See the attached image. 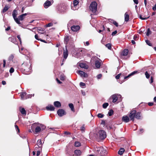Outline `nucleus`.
<instances>
[{"label":"nucleus","instance_id":"bb28decb","mask_svg":"<svg viewBox=\"0 0 156 156\" xmlns=\"http://www.w3.org/2000/svg\"><path fill=\"white\" fill-rule=\"evenodd\" d=\"M125 21L127 22H128L129 19V16L127 14V12H126L125 14Z\"/></svg>","mask_w":156,"mask_h":156},{"label":"nucleus","instance_id":"603ef678","mask_svg":"<svg viewBox=\"0 0 156 156\" xmlns=\"http://www.w3.org/2000/svg\"><path fill=\"white\" fill-rule=\"evenodd\" d=\"M14 69L13 67H11L9 69V72L10 73H12L14 72Z\"/></svg>","mask_w":156,"mask_h":156},{"label":"nucleus","instance_id":"0eeeda50","mask_svg":"<svg viewBox=\"0 0 156 156\" xmlns=\"http://www.w3.org/2000/svg\"><path fill=\"white\" fill-rule=\"evenodd\" d=\"M119 97L120 98L121 97V96L120 94H115L113 95L112 96V102L114 103L116 102L117 101L118 98Z\"/></svg>","mask_w":156,"mask_h":156},{"label":"nucleus","instance_id":"412c9836","mask_svg":"<svg viewBox=\"0 0 156 156\" xmlns=\"http://www.w3.org/2000/svg\"><path fill=\"white\" fill-rule=\"evenodd\" d=\"M28 14V13H25L23 14L22 15L19 16L18 18L19 20L20 21V20L22 21L25 18V16H27Z\"/></svg>","mask_w":156,"mask_h":156},{"label":"nucleus","instance_id":"f257e3e1","mask_svg":"<svg viewBox=\"0 0 156 156\" xmlns=\"http://www.w3.org/2000/svg\"><path fill=\"white\" fill-rule=\"evenodd\" d=\"M30 60L24 62L21 65L22 69L26 72H31L32 67Z\"/></svg>","mask_w":156,"mask_h":156},{"label":"nucleus","instance_id":"b1692460","mask_svg":"<svg viewBox=\"0 0 156 156\" xmlns=\"http://www.w3.org/2000/svg\"><path fill=\"white\" fill-rule=\"evenodd\" d=\"M74 153L76 156H80L81 154V151L79 150H76L74 151Z\"/></svg>","mask_w":156,"mask_h":156},{"label":"nucleus","instance_id":"72a5a7b5","mask_svg":"<svg viewBox=\"0 0 156 156\" xmlns=\"http://www.w3.org/2000/svg\"><path fill=\"white\" fill-rule=\"evenodd\" d=\"M69 41V36H66L64 39V42L65 43L67 44Z\"/></svg>","mask_w":156,"mask_h":156},{"label":"nucleus","instance_id":"c03bdc74","mask_svg":"<svg viewBox=\"0 0 156 156\" xmlns=\"http://www.w3.org/2000/svg\"><path fill=\"white\" fill-rule=\"evenodd\" d=\"M108 105V103H105L103 104L102 106L103 108H106Z\"/></svg>","mask_w":156,"mask_h":156},{"label":"nucleus","instance_id":"bf43d9fd","mask_svg":"<svg viewBox=\"0 0 156 156\" xmlns=\"http://www.w3.org/2000/svg\"><path fill=\"white\" fill-rule=\"evenodd\" d=\"M65 79V76L63 75H61L60 76V80H64Z\"/></svg>","mask_w":156,"mask_h":156},{"label":"nucleus","instance_id":"a211bd4d","mask_svg":"<svg viewBox=\"0 0 156 156\" xmlns=\"http://www.w3.org/2000/svg\"><path fill=\"white\" fill-rule=\"evenodd\" d=\"M77 73L79 74L81 77H86L87 76V74L85 73L84 72L79 70L78 71Z\"/></svg>","mask_w":156,"mask_h":156},{"label":"nucleus","instance_id":"9d476101","mask_svg":"<svg viewBox=\"0 0 156 156\" xmlns=\"http://www.w3.org/2000/svg\"><path fill=\"white\" fill-rule=\"evenodd\" d=\"M95 58H96L97 59L96 60L95 62L96 67L97 68H100L101 65V60H100V59L97 57H95Z\"/></svg>","mask_w":156,"mask_h":156},{"label":"nucleus","instance_id":"1a4fd4ad","mask_svg":"<svg viewBox=\"0 0 156 156\" xmlns=\"http://www.w3.org/2000/svg\"><path fill=\"white\" fill-rule=\"evenodd\" d=\"M68 55V52L67 49H66L65 51H64L63 53V57L64 58L62 60V62L61 65H62L64 64V62L65 60L67 58Z\"/></svg>","mask_w":156,"mask_h":156},{"label":"nucleus","instance_id":"dca6fc26","mask_svg":"<svg viewBox=\"0 0 156 156\" xmlns=\"http://www.w3.org/2000/svg\"><path fill=\"white\" fill-rule=\"evenodd\" d=\"M66 6L61 5L58 8V10L60 12H64L66 9Z\"/></svg>","mask_w":156,"mask_h":156},{"label":"nucleus","instance_id":"c756f323","mask_svg":"<svg viewBox=\"0 0 156 156\" xmlns=\"http://www.w3.org/2000/svg\"><path fill=\"white\" fill-rule=\"evenodd\" d=\"M9 40L10 41H11L14 43L15 44V42L16 41L15 38L12 37H9Z\"/></svg>","mask_w":156,"mask_h":156},{"label":"nucleus","instance_id":"3c124183","mask_svg":"<svg viewBox=\"0 0 156 156\" xmlns=\"http://www.w3.org/2000/svg\"><path fill=\"white\" fill-rule=\"evenodd\" d=\"M53 23H50L47 24L46 25V26L47 27H50L52 26H53Z\"/></svg>","mask_w":156,"mask_h":156},{"label":"nucleus","instance_id":"6ab92c4d","mask_svg":"<svg viewBox=\"0 0 156 156\" xmlns=\"http://www.w3.org/2000/svg\"><path fill=\"white\" fill-rule=\"evenodd\" d=\"M129 51L128 49H124L122 52L121 57L123 58V56H127L128 54Z\"/></svg>","mask_w":156,"mask_h":156},{"label":"nucleus","instance_id":"13d9d810","mask_svg":"<svg viewBox=\"0 0 156 156\" xmlns=\"http://www.w3.org/2000/svg\"><path fill=\"white\" fill-rule=\"evenodd\" d=\"M40 127L41 128V130L42 129L43 130L45 129L46 128V127L45 126H42L41 125H40Z\"/></svg>","mask_w":156,"mask_h":156},{"label":"nucleus","instance_id":"4c0bfd02","mask_svg":"<svg viewBox=\"0 0 156 156\" xmlns=\"http://www.w3.org/2000/svg\"><path fill=\"white\" fill-rule=\"evenodd\" d=\"M14 58V55H13L12 54V55H10V56L9 57V58H8V60L9 61H12V59H13Z\"/></svg>","mask_w":156,"mask_h":156},{"label":"nucleus","instance_id":"f3484780","mask_svg":"<svg viewBox=\"0 0 156 156\" xmlns=\"http://www.w3.org/2000/svg\"><path fill=\"white\" fill-rule=\"evenodd\" d=\"M46 109L48 111H52L54 110L55 108L52 105H49L46 107Z\"/></svg>","mask_w":156,"mask_h":156},{"label":"nucleus","instance_id":"e433bc0d","mask_svg":"<svg viewBox=\"0 0 156 156\" xmlns=\"http://www.w3.org/2000/svg\"><path fill=\"white\" fill-rule=\"evenodd\" d=\"M113 111L112 109H110L108 113V114L109 116H112L113 114Z\"/></svg>","mask_w":156,"mask_h":156},{"label":"nucleus","instance_id":"5701e85b","mask_svg":"<svg viewBox=\"0 0 156 156\" xmlns=\"http://www.w3.org/2000/svg\"><path fill=\"white\" fill-rule=\"evenodd\" d=\"M122 120L123 121L127 123L129 121V117L127 116H123L122 118Z\"/></svg>","mask_w":156,"mask_h":156},{"label":"nucleus","instance_id":"7c9ffc66","mask_svg":"<svg viewBox=\"0 0 156 156\" xmlns=\"http://www.w3.org/2000/svg\"><path fill=\"white\" fill-rule=\"evenodd\" d=\"M79 3V0H74L73 4L74 6H76Z\"/></svg>","mask_w":156,"mask_h":156},{"label":"nucleus","instance_id":"ddd939ff","mask_svg":"<svg viewBox=\"0 0 156 156\" xmlns=\"http://www.w3.org/2000/svg\"><path fill=\"white\" fill-rule=\"evenodd\" d=\"M21 99L22 100L27 99V93L25 92H22L20 93Z\"/></svg>","mask_w":156,"mask_h":156},{"label":"nucleus","instance_id":"f704fd0d","mask_svg":"<svg viewBox=\"0 0 156 156\" xmlns=\"http://www.w3.org/2000/svg\"><path fill=\"white\" fill-rule=\"evenodd\" d=\"M69 106L70 108H71V110L73 111L74 112V108L73 104L72 103H70L69 104Z\"/></svg>","mask_w":156,"mask_h":156},{"label":"nucleus","instance_id":"864d4df0","mask_svg":"<svg viewBox=\"0 0 156 156\" xmlns=\"http://www.w3.org/2000/svg\"><path fill=\"white\" fill-rule=\"evenodd\" d=\"M145 75L146 76V77L147 79H148V78H149V77H150V75L148 73L147 71H146V72H145Z\"/></svg>","mask_w":156,"mask_h":156},{"label":"nucleus","instance_id":"338daca9","mask_svg":"<svg viewBox=\"0 0 156 156\" xmlns=\"http://www.w3.org/2000/svg\"><path fill=\"white\" fill-rule=\"evenodd\" d=\"M117 33V31L116 30H115L113 32L112 34V36L115 35L116 33Z\"/></svg>","mask_w":156,"mask_h":156},{"label":"nucleus","instance_id":"5fc2aeb1","mask_svg":"<svg viewBox=\"0 0 156 156\" xmlns=\"http://www.w3.org/2000/svg\"><path fill=\"white\" fill-rule=\"evenodd\" d=\"M17 37L18 39L19 40V41H20V44H21V43H22V41H21V39L20 37V35H18L17 36Z\"/></svg>","mask_w":156,"mask_h":156},{"label":"nucleus","instance_id":"69168bd1","mask_svg":"<svg viewBox=\"0 0 156 156\" xmlns=\"http://www.w3.org/2000/svg\"><path fill=\"white\" fill-rule=\"evenodd\" d=\"M64 134H65V135H70L71 134V133L70 132H68V131H65L64 132Z\"/></svg>","mask_w":156,"mask_h":156},{"label":"nucleus","instance_id":"052dcab7","mask_svg":"<svg viewBox=\"0 0 156 156\" xmlns=\"http://www.w3.org/2000/svg\"><path fill=\"white\" fill-rule=\"evenodd\" d=\"M101 76H102V74H100L98 75L97 76V79H100L101 78Z\"/></svg>","mask_w":156,"mask_h":156},{"label":"nucleus","instance_id":"473e14b6","mask_svg":"<svg viewBox=\"0 0 156 156\" xmlns=\"http://www.w3.org/2000/svg\"><path fill=\"white\" fill-rule=\"evenodd\" d=\"M78 65L81 68H85L86 67V65L85 64L82 63H80L78 64Z\"/></svg>","mask_w":156,"mask_h":156},{"label":"nucleus","instance_id":"ea45409f","mask_svg":"<svg viewBox=\"0 0 156 156\" xmlns=\"http://www.w3.org/2000/svg\"><path fill=\"white\" fill-rule=\"evenodd\" d=\"M80 129L82 132L83 133L84 132L85 128L84 125H83L82 126L80 127Z\"/></svg>","mask_w":156,"mask_h":156},{"label":"nucleus","instance_id":"2eb2a0df","mask_svg":"<svg viewBox=\"0 0 156 156\" xmlns=\"http://www.w3.org/2000/svg\"><path fill=\"white\" fill-rule=\"evenodd\" d=\"M100 150H101V151L100 152V154L101 156H103L104 155H105V154H106V151L103 147H100Z\"/></svg>","mask_w":156,"mask_h":156},{"label":"nucleus","instance_id":"a19ab883","mask_svg":"<svg viewBox=\"0 0 156 156\" xmlns=\"http://www.w3.org/2000/svg\"><path fill=\"white\" fill-rule=\"evenodd\" d=\"M80 85L82 88H84L85 87V84L83 82H80Z\"/></svg>","mask_w":156,"mask_h":156},{"label":"nucleus","instance_id":"774afa93","mask_svg":"<svg viewBox=\"0 0 156 156\" xmlns=\"http://www.w3.org/2000/svg\"><path fill=\"white\" fill-rule=\"evenodd\" d=\"M152 9L154 11L156 10V4L155 5L152 7Z\"/></svg>","mask_w":156,"mask_h":156},{"label":"nucleus","instance_id":"37998d69","mask_svg":"<svg viewBox=\"0 0 156 156\" xmlns=\"http://www.w3.org/2000/svg\"><path fill=\"white\" fill-rule=\"evenodd\" d=\"M151 33V31L150 28H148L147 30V31L146 33V35L147 36H148Z\"/></svg>","mask_w":156,"mask_h":156},{"label":"nucleus","instance_id":"7ed1b4c3","mask_svg":"<svg viewBox=\"0 0 156 156\" xmlns=\"http://www.w3.org/2000/svg\"><path fill=\"white\" fill-rule=\"evenodd\" d=\"M98 136L100 140H104L106 137V132L103 130H100L98 133Z\"/></svg>","mask_w":156,"mask_h":156},{"label":"nucleus","instance_id":"a878e982","mask_svg":"<svg viewBox=\"0 0 156 156\" xmlns=\"http://www.w3.org/2000/svg\"><path fill=\"white\" fill-rule=\"evenodd\" d=\"M37 31L39 33L41 34H43L45 32V30L44 29L38 27L37 28Z\"/></svg>","mask_w":156,"mask_h":156},{"label":"nucleus","instance_id":"f8f14e48","mask_svg":"<svg viewBox=\"0 0 156 156\" xmlns=\"http://www.w3.org/2000/svg\"><path fill=\"white\" fill-rule=\"evenodd\" d=\"M80 28V27L78 25H73L71 27V30L73 31H77Z\"/></svg>","mask_w":156,"mask_h":156},{"label":"nucleus","instance_id":"a18cd8bd","mask_svg":"<svg viewBox=\"0 0 156 156\" xmlns=\"http://www.w3.org/2000/svg\"><path fill=\"white\" fill-rule=\"evenodd\" d=\"M75 146L76 147H79L80 146V144L78 142H75Z\"/></svg>","mask_w":156,"mask_h":156},{"label":"nucleus","instance_id":"cd10ccee","mask_svg":"<svg viewBox=\"0 0 156 156\" xmlns=\"http://www.w3.org/2000/svg\"><path fill=\"white\" fill-rule=\"evenodd\" d=\"M124 151V149L123 148H121L120 150L118 151V154L120 155H122Z\"/></svg>","mask_w":156,"mask_h":156},{"label":"nucleus","instance_id":"de8ad7c7","mask_svg":"<svg viewBox=\"0 0 156 156\" xmlns=\"http://www.w3.org/2000/svg\"><path fill=\"white\" fill-rule=\"evenodd\" d=\"M97 116L99 118H102L104 116L103 114H101V113H99L97 115Z\"/></svg>","mask_w":156,"mask_h":156},{"label":"nucleus","instance_id":"680f3d73","mask_svg":"<svg viewBox=\"0 0 156 156\" xmlns=\"http://www.w3.org/2000/svg\"><path fill=\"white\" fill-rule=\"evenodd\" d=\"M113 24L114 25H115V26L117 27H118V23H117L115 21H113Z\"/></svg>","mask_w":156,"mask_h":156},{"label":"nucleus","instance_id":"4d7b16f0","mask_svg":"<svg viewBox=\"0 0 156 156\" xmlns=\"http://www.w3.org/2000/svg\"><path fill=\"white\" fill-rule=\"evenodd\" d=\"M20 137L23 139H26V136L23 134L20 135Z\"/></svg>","mask_w":156,"mask_h":156},{"label":"nucleus","instance_id":"aec40b11","mask_svg":"<svg viewBox=\"0 0 156 156\" xmlns=\"http://www.w3.org/2000/svg\"><path fill=\"white\" fill-rule=\"evenodd\" d=\"M76 24V22L73 20H70L68 24V27H71L73 25H74Z\"/></svg>","mask_w":156,"mask_h":156},{"label":"nucleus","instance_id":"9b49d317","mask_svg":"<svg viewBox=\"0 0 156 156\" xmlns=\"http://www.w3.org/2000/svg\"><path fill=\"white\" fill-rule=\"evenodd\" d=\"M138 73V71H134L129 74L127 76H124V79L126 80L128 78H129L130 77H131L132 76H133L135 74H137Z\"/></svg>","mask_w":156,"mask_h":156},{"label":"nucleus","instance_id":"4be33fe9","mask_svg":"<svg viewBox=\"0 0 156 156\" xmlns=\"http://www.w3.org/2000/svg\"><path fill=\"white\" fill-rule=\"evenodd\" d=\"M54 106L57 108L61 107V103L59 101H55L54 102Z\"/></svg>","mask_w":156,"mask_h":156},{"label":"nucleus","instance_id":"c85d7f7f","mask_svg":"<svg viewBox=\"0 0 156 156\" xmlns=\"http://www.w3.org/2000/svg\"><path fill=\"white\" fill-rule=\"evenodd\" d=\"M20 112L21 113L22 115H26V111L25 109L24 108H20Z\"/></svg>","mask_w":156,"mask_h":156},{"label":"nucleus","instance_id":"09e8293b","mask_svg":"<svg viewBox=\"0 0 156 156\" xmlns=\"http://www.w3.org/2000/svg\"><path fill=\"white\" fill-rule=\"evenodd\" d=\"M121 76V78L122 76L121 75V73H119L116 76H115V78L116 79L118 80L119 79L120 76Z\"/></svg>","mask_w":156,"mask_h":156},{"label":"nucleus","instance_id":"6e6d98bb","mask_svg":"<svg viewBox=\"0 0 156 156\" xmlns=\"http://www.w3.org/2000/svg\"><path fill=\"white\" fill-rule=\"evenodd\" d=\"M34 96V94H33V95H32V94H28V95H27V98H31L33 96Z\"/></svg>","mask_w":156,"mask_h":156},{"label":"nucleus","instance_id":"20e7f679","mask_svg":"<svg viewBox=\"0 0 156 156\" xmlns=\"http://www.w3.org/2000/svg\"><path fill=\"white\" fill-rule=\"evenodd\" d=\"M17 14V11L16 10L14 9L12 13V16L13 17L14 20L17 23L19 24H21V22L19 20L18 18H16V16Z\"/></svg>","mask_w":156,"mask_h":156},{"label":"nucleus","instance_id":"0e129e2a","mask_svg":"<svg viewBox=\"0 0 156 156\" xmlns=\"http://www.w3.org/2000/svg\"><path fill=\"white\" fill-rule=\"evenodd\" d=\"M105 29V27H104V26H103V27H102V30H99V33H101L102 31H103V30H104Z\"/></svg>","mask_w":156,"mask_h":156},{"label":"nucleus","instance_id":"e2e57ef3","mask_svg":"<svg viewBox=\"0 0 156 156\" xmlns=\"http://www.w3.org/2000/svg\"><path fill=\"white\" fill-rule=\"evenodd\" d=\"M15 127L16 129L19 132L20 130L18 126L17 125H15Z\"/></svg>","mask_w":156,"mask_h":156},{"label":"nucleus","instance_id":"49530a36","mask_svg":"<svg viewBox=\"0 0 156 156\" xmlns=\"http://www.w3.org/2000/svg\"><path fill=\"white\" fill-rule=\"evenodd\" d=\"M105 46L108 49H110L111 48V45L109 43H108L105 45Z\"/></svg>","mask_w":156,"mask_h":156},{"label":"nucleus","instance_id":"c9c22d12","mask_svg":"<svg viewBox=\"0 0 156 156\" xmlns=\"http://www.w3.org/2000/svg\"><path fill=\"white\" fill-rule=\"evenodd\" d=\"M41 130V128L40 126H37L35 128V132L37 133L39 132Z\"/></svg>","mask_w":156,"mask_h":156},{"label":"nucleus","instance_id":"39448f33","mask_svg":"<svg viewBox=\"0 0 156 156\" xmlns=\"http://www.w3.org/2000/svg\"><path fill=\"white\" fill-rule=\"evenodd\" d=\"M53 3V0H47L44 3V6L45 8H47L51 5Z\"/></svg>","mask_w":156,"mask_h":156},{"label":"nucleus","instance_id":"6e6552de","mask_svg":"<svg viewBox=\"0 0 156 156\" xmlns=\"http://www.w3.org/2000/svg\"><path fill=\"white\" fill-rule=\"evenodd\" d=\"M58 115L60 117H62L66 114L65 111L63 109H59L57 112Z\"/></svg>","mask_w":156,"mask_h":156},{"label":"nucleus","instance_id":"393cba45","mask_svg":"<svg viewBox=\"0 0 156 156\" xmlns=\"http://www.w3.org/2000/svg\"><path fill=\"white\" fill-rule=\"evenodd\" d=\"M37 146L41 150L42 148V144L41 140H38L37 142Z\"/></svg>","mask_w":156,"mask_h":156},{"label":"nucleus","instance_id":"f03ea898","mask_svg":"<svg viewBox=\"0 0 156 156\" xmlns=\"http://www.w3.org/2000/svg\"><path fill=\"white\" fill-rule=\"evenodd\" d=\"M97 3L95 1L91 2L89 6L90 10L93 13H95L97 11Z\"/></svg>","mask_w":156,"mask_h":156},{"label":"nucleus","instance_id":"2f4dec72","mask_svg":"<svg viewBox=\"0 0 156 156\" xmlns=\"http://www.w3.org/2000/svg\"><path fill=\"white\" fill-rule=\"evenodd\" d=\"M26 51H26H27V50L26 49H24L23 48H21V49L20 50H19V51L23 55H25V53H24V51Z\"/></svg>","mask_w":156,"mask_h":156},{"label":"nucleus","instance_id":"423d86ee","mask_svg":"<svg viewBox=\"0 0 156 156\" xmlns=\"http://www.w3.org/2000/svg\"><path fill=\"white\" fill-rule=\"evenodd\" d=\"M136 113V110H133L130 112L129 117L131 120H132L133 121H134V118L135 117V115Z\"/></svg>","mask_w":156,"mask_h":156},{"label":"nucleus","instance_id":"58836bf2","mask_svg":"<svg viewBox=\"0 0 156 156\" xmlns=\"http://www.w3.org/2000/svg\"><path fill=\"white\" fill-rule=\"evenodd\" d=\"M9 8L8 6H5L3 9L2 11V12L4 13L6 12L7 10H8Z\"/></svg>","mask_w":156,"mask_h":156},{"label":"nucleus","instance_id":"4468645a","mask_svg":"<svg viewBox=\"0 0 156 156\" xmlns=\"http://www.w3.org/2000/svg\"><path fill=\"white\" fill-rule=\"evenodd\" d=\"M135 118L137 119H143V117L140 112H136L135 115Z\"/></svg>","mask_w":156,"mask_h":156},{"label":"nucleus","instance_id":"79ce46f5","mask_svg":"<svg viewBox=\"0 0 156 156\" xmlns=\"http://www.w3.org/2000/svg\"><path fill=\"white\" fill-rule=\"evenodd\" d=\"M139 18L141 19L142 20H147L149 17H142V15H139Z\"/></svg>","mask_w":156,"mask_h":156},{"label":"nucleus","instance_id":"8fccbe9b","mask_svg":"<svg viewBox=\"0 0 156 156\" xmlns=\"http://www.w3.org/2000/svg\"><path fill=\"white\" fill-rule=\"evenodd\" d=\"M145 42L149 46H151L152 44L151 43L150 41L148 40H146L145 41Z\"/></svg>","mask_w":156,"mask_h":156}]
</instances>
